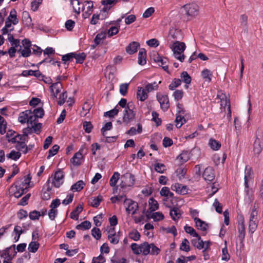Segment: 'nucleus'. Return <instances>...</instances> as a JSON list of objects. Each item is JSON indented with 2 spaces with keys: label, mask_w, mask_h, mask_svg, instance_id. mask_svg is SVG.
<instances>
[{
  "label": "nucleus",
  "mask_w": 263,
  "mask_h": 263,
  "mask_svg": "<svg viewBox=\"0 0 263 263\" xmlns=\"http://www.w3.org/2000/svg\"><path fill=\"white\" fill-rule=\"evenodd\" d=\"M71 4L73 6V8L74 12L79 14L80 13V5H82V11H84L85 10L84 7V4L83 3H81L79 0H71Z\"/></svg>",
  "instance_id": "nucleus-20"
},
{
  "label": "nucleus",
  "mask_w": 263,
  "mask_h": 263,
  "mask_svg": "<svg viewBox=\"0 0 263 263\" xmlns=\"http://www.w3.org/2000/svg\"><path fill=\"white\" fill-rule=\"evenodd\" d=\"M59 148L60 147L59 145L57 144L54 145L52 148L49 150V155L47 157V159H49L50 157L55 155L58 153Z\"/></svg>",
  "instance_id": "nucleus-61"
},
{
  "label": "nucleus",
  "mask_w": 263,
  "mask_h": 263,
  "mask_svg": "<svg viewBox=\"0 0 263 263\" xmlns=\"http://www.w3.org/2000/svg\"><path fill=\"white\" fill-rule=\"evenodd\" d=\"M14 25L12 22L9 21H6L5 25L2 29V33L3 35L10 33L12 31L14 30Z\"/></svg>",
  "instance_id": "nucleus-26"
},
{
  "label": "nucleus",
  "mask_w": 263,
  "mask_h": 263,
  "mask_svg": "<svg viewBox=\"0 0 263 263\" xmlns=\"http://www.w3.org/2000/svg\"><path fill=\"white\" fill-rule=\"evenodd\" d=\"M151 217L154 220V221H156L163 219L164 215L162 213L158 212L153 213Z\"/></svg>",
  "instance_id": "nucleus-64"
},
{
  "label": "nucleus",
  "mask_w": 263,
  "mask_h": 263,
  "mask_svg": "<svg viewBox=\"0 0 263 263\" xmlns=\"http://www.w3.org/2000/svg\"><path fill=\"white\" fill-rule=\"evenodd\" d=\"M258 223V220H249V231L252 234L256 230Z\"/></svg>",
  "instance_id": "nucleus-41"
},
{
  "label": "nucleus",
  "mask_w": 263,
  "mask_h": 263,
  "mask_svg": "<svg viewBox=\"0 0 263 263\" xmlns=\"http://www.w3.org/2000/svg\"><path fill=\"white\" fill-rule=\"evenodd\" d=\"M183 38V35L180 30L172 27L170 29L169 34L167 38V44H170L171 41H179Z\"/></svg>",
  "instance_id": "nucleus-6"
},
{
  "label": "nucleus",
  "mask_w": 263,
  "mask_h": 263,
  "mask_svg": "<svg viewBox=\"0 0 263 263\" xmlns=\"http://www.w3.org/2000/svg\"><path fill=\"white\" fill-rule=\"evenodd\" d=\"M64 174L63 171L59 170L55 172L54 177L49 178L48 182H51L55 187H59L64 182Z\"/></svg>",
  "instance_id": "nucleus-5"
},
{
  "label": "nucleus",
  "mask_w": 263,
  "mask_h": 263,
  "mask_svg": "<svg viewBox=\"0 0 263 263\" xmlns=\"http://www.w3.org/2000/svg\"><path fill=\"white\" fill-rule=\"evenodd\" d=\"M85 185V183L83 181L79 180L71 186L70 190L73 192H79L84 188Z\"/></svg>",
  "instance_id": "nucleus-29"
},
{
  "label": "nucleus",
  "mask_w": 263,
  "mask_h": 263,
  "mask_svg": "<svg viewBox=\"0 0 263 263\" xmlns=\"http://www.w3.org/2000/svg\"><path fill=\"white\" fill-rule=\"evenodd\" d=\"M85 57L86 55L84 52L79 54L74 53V55H73V59H76V63L80 64L83 62Z\"/></svg>",
  "instance_id": "nucleus-50"
},
{
  "label": "nucleus",
  "mask_w": 263,
  "mask_h": 263,
  "mask_svg": "<svg viewBox=\"0 0 263 263\" xmlns=\"http://www.w3.org/2000/svg\"><path fill=\"white\" fill-rule=\"evenodd\" d=\"M177 159H179L181 163H184L189 159V154L187 152H183L180 154Z\"/></svg>",
  "instance_id": "nucleus-59"
},
{
  "label": "nucleus",
  "mask_w": 263,
  "mask_h": 263,
  "mask_svg": "<svg viewBox=\"0 0 263 263\" xmlns=\"http://www.w3.org/2000/svg\"><path fill=\"white\" fill-rule=\"evenodd\" d=\"M181 80L179 79H174L173 82L168 86L170 90H173L175 88L181 85Z\"/></svg>",
  "instance_id": "nucleus-53"
},
{
  "label": "nucleus",
  "mask_w": 263,
  "mask_h": 263,
  "mask_svg": "<svg viewBox=\"0 0 263 263\" xmlns=\"http://www.w3.org/2000/svg\"><path fill=\"white\" fill-rule=\"evenodd\" d=\"M135 106L132 102H129L127 104V107L124 109L123 114V122L127 125L130 122L135 119L136 112L134 111Z\"/></svg>",
  "instance_id": "nucleus-3"
},
{
  "label": "nucleus",
  "mask_w": 263,
  "mask_h": 263,
  "mask_svg": "<svg viewBox=\"0 0 263 263\" xmlns=\"http://www.w3.org/2000/svg\"><path fill=\"white\" fill-rule=\"evenodd\" d=\"M108 239L110 243L114 245H116L119 242V236L115 232L114 228H110L108 231Z\"/></svg>",
  "instance_id": "nucleus-17"
},
{
  "label": "nucleus",
  "mask_w": 263,
  "mask_h": 263,
  "mask_svg": "<svg viewBox=\"0 0 263 263\" xmlns=\"http://www.w3.org/2000/svg\"><path fill=\"white\" fill-rule=\"evenodd\" d=\"M253 172L252 167L249 165H246L245 171V193L249 197L251 196L249 194V184L248 182L252 179Z\"/></svg>",
  "instance_id": "nucleus-9"
},
{
  "label": "nucleus",
  "mask_w": 263,
  "mask_h": 263,
  "mask_svg": "<svg viewBox=\"0 0 263 263\" xmlns=\"http://www.w3.org/2000/svg\"><path fill=\"white\" fill-rule=\"evenodd\" d=\"M22 43L24 47L23 49H21V46H20L21 48L17 50V52H21V55L24 58H27L29 57L31 54V42L28 39H25L22 40Z\"/></svg>",
  "instance_id": "nucleus-8"
},
{
  "label": "nucleus",
  "mask_w": 263,
  "mask_h": 263,
  "mask_svg": "<svg viewBox=\"0 0 263 263\" xmlns=\"http://www.w3.org/2000/svg\"><path fill=\"white\" fill-rule=\"evenodd\" d=\"M128 236L130 239L135 241L138 240L140 237V233L136 230H133L130 232Z\"/></svg>",
  "instance_id": "nucleus-55"
},
{
  "label": "nucleus",
  "mask_w": 263,
  "mask_h": 263,
  "mask_svg": "<svg viewBox=\"0 0 263 263\" xmlns=\"http://www.w3.org/2000/svg\"><path fill=\"white\" fill-rule=\"evenodd\" d=\"M185 14L190 17L197 16L199 12V7L195 3L186 4L183 6Z\"/></svg>",
  "instance_id": "nucleus-7"
},
{
  "label": "nucleus",
  "mask_w": 263,
  "mask_h": 263,
  "mask_svg": "<svg viewBox=\"0 0 263 263\" xmlns=\"http://www.w3.org/2000/svg\"><path fill=\"white\" fill-rule=\"evenodd\" d=\"M139 46V44L138 43L136 42H133L126 47V51L129 54H133L137 51Z\"/></svg>",
  "instance_id": "nucleus-23"
},
{
  "label": "nucleus",
  "mask_w": 263,
  "mask_h": 263,
  "mask_svg": "<svg viewBox=\"0 0 263 263\" xmlns=\"http://www.w3.org/2000/svg\"><path fill=\"white\" fill-rule=\"evenodd\" d=\"M203 177L206 181H212L215 178L214 170L212 167H207L204 171Z\"/></svg>",
  "instance_id": "nucleus-13"
},
{
  "label": "nucleus",
  "mask_w": 263,
  "mask_h": 263,
  "mask_svg": "<svg viewBox=\"0 0 263 263\" xmlns=\"http://www.w3.org/2000/svg\"><path fill=\"white\" fill-rule=\"evenodd\" d=\"M160 193L162 196L164 197H172L174 195L173 193L170 192L169 188L166 186L161 189Z\"/></svg>",
  "instance_id": "nucleus-47"
},
{
  "label": "nucleus",
  "mask_w": 263,
  "mask_h": 263,
  "mask_svg": "<svg viewBox=\"0 0 263 263\" xmlns=\"http://www.w3.org/2000/svg\"><path fill=\"white\" fill-rule=\"evenodd\" d=\"M155 170L159 173H163L166 170V167L164 164L157 163L155 164Z\"/></svg>",
  "instance_id": "nucleus-58"
},
{
  "label": "nucleus",
  "mask_w": 263,
  "mask_h": 263,
  "mask_svg": "<svg viewBox=\"0 0 263 263\" xmlns=\"http://www.w3.org/2000/svg\"><path fill=\"white\" fill-rule=\"evenodd\" d=\"M124 204L127 205L126 208V211L129 214H134L138 209V204L137 202L132 200L131 199L125 198L124 201Z\"/></svg>",
  "instance_id": "nucleus-12"
},
{
  "label": "nucleus",
  "mask_w": 263,
  "mask_h": 263,
  "mask_svg": "<svg viewBox=\"0 0 263 263\" xmlns=\"http://www.w3.org/2000/svg\"><path fill=\"white\" fill-rule=\"evenodd\" d=\"M39 243L36 241H31L28 246V250L29 252L35 253L38 249Z\"/></svg>",
  "instance_id": "nucleus-52"
},
{
  "label": "nucleus",
  "mask_w": 263,
  "mask_h": 263,
  "mask_svg": "<svg viewBox=\"0 0 263 263\" xmlns=\"http://www.w3.org/2000/svg\"><path fill=\"white\" fill-rule=\"evenodd\" d=\"M146 51L144 48L140 49L138 54V63L139 65H143L146 63Z\"/></svg>",
  "instance_id": "nucleus-24"
},
{
  "label": "nucleus",
  "mask_w": 263,
  "mask_h": 263,
  "mask_svg": "<svg viewBox=\"0 0 263 263\" xmlns=\"http://www.w3.org/2000/svg\"><path fill=\"white\" fill-rule=\"evenodd\" d=\"M62 88V85L60 82H57L51 85L50 91L53 99L57 98L58 94L61 91Z\"/></svg>",
  "instance_id": "nucleus-15"
},
{
  "label": "nucleus",
  "mask_w": 263,
  "mask_h": 263,
  "mask_svg": "<svg viewBox=\"0 0 263 263\" xmlns=\"http://www.w3.org/2000/svg\"><path fill=\"white\" fill-rule=\"evenodd\" d=\"M83 207L81 205L79 204L76 208L70 213V218L73 219L77 220L79 217V214L82 212Z\"/></svg>",
  "instance_id": "nucleus-31"
},
{
  "label": "nucleus",
  "mask_w": 263,
  "mask_h": 263,
  "mask_svg": "<svg viewBox=\"0 0 263 263\" xmlns=\"http://www.w3.org/2000/svg\"><path fill=\"white\" fill-rule=\"evenodd\" d=\"M171 189L172 190L176 191L178 193H183L184 191H185L186 187L184 186H182V184L179 183H175L173 184L171 186Z\"/></svg>",
  "instance_id": "nucleus-39"
},
{
  "label": "nucleus",
  "mask_w": 263,
  "mask_h": 263,
  "mask_svg": "<svg viewBox=\"0 0 263 263\" xmlns=\"http://www.w3.org/2000/svg\"><path fill=\"white\" fill-rule=\"evenodd\" d=\"M135 176L130 173H126L121 177L120 186L123 189L133 186L135 183Z\"/></svg>",
  "instance_id": "nucleus-4"
},
{
  "label": "nucleus",
  "mask_w": 263,
  "mask_h": 263,
  "mask_svg": "<svg viewBox=\"0 0 263 263\" xmlns=\"http://www.w3.org/2000/svg\"><path fill=\"white\" fill-rule=\"evenodd\" d=\"M202 77L203 79H205L209 82L211 81V77L212 76V72L209 69H204L201 72Z\"/></svg>",
  "instance_id": "nucleus-46"
},
{
  "label": "nucleus",
  "mask_w": 263,
  "mask_h": 263,
  "mask_svg": "<svg viewBox=\"0 0 263 263\" xmlns=\"http://www.w3.org/2000/svg\"><path fill=\"white\" fill-rule=\"evenodd\" d=\"M147 91L145 88H140L138 89L137 93V98L138 100L143 101L147 98Z\"/></svg>",
  "instance_id": "nucleus-28"
},
{
  "label": "nucleus",
  "mask_w": 263,
  "mask_h": 263,
  "mask_svg": "<svg viewBox=\"0 0 263 263\" xmlns=\"http://www.w3.org/2000/svg\"><path fill=\"white\" fill-rule=\"evenodd\" d=\"M102 199L103 198L101 196H98L91 199V201H90V205L94 208H97L100 205Z\"/></svg>",
  "instance_id": "nucleus-49"
},
{
  "label": "nucleus",
  "mask_w": 263,
  "mask_h": 263,
  "mask_svg": "<svg viewBox=\"0 0 263 263\" xmlns=\"http://www.w3.org/2000/svg\"><path fill=\"white\" fill-rule=\"evenodd\" d=\"M120 174L118 172H115L113 175L111 177L109 180V184L111 186H115L118 180L119 179Z\"/></svg>",
  "instance_id": "nucleus-42"
},
{
  "label": "nucleus",
  "mask_w": 263,
  "mask_h": 263,
  "mask_svg": "<svg viewBox=\"0 0 263 263\" xmlns=\"http://www.w3.org/2000/svg\"><path fill=\"white\" fill-rule=\"evenodd\" d=\"M24 191L20 181H17L10 189V193L16 198L21 197L24 193Z\"/></svg>",
  "instance_id": "nucleus-10"
},
{
  "label": "nucleus",
  "mask_w": 263,
  "mask_h": 263,
  "mask_svg": "<svg viewBox=\"0 0 263 263\" xmlns=\"http://www.w3.org/2000/svg\"><path fill=\"white\" fill-rule=\"evenodd\" d=\"M32 112H33V114L37 118H42L44 115V111L42 107L35 108Z\"/></svg>",
  "instance_id": "nucleus-62"
},
{
  "label": "nucleus",
  "mask_w": 263,
  "mask_h": 263,
  "mask_svg": "<svg viewBox=\"0 0 263 263\" xmlns=\"http://www.w3.org/2000/svg\"><path fill=\"white\" fill-rule=\"evenodd\" d=\"M31 179V176L30 174H28L27 176L25 177L24 178H21L18 181H20V183L22 184V186H23V189H25L28 187L29 184Z\"/></svg>",
  "instance_id": "nucleus-34"
},
{
  "label": "nucleus",
  "mask_w": 263,
  "mask_h": 263,
  "mask_svg": "<svg viewBox=\"0 0 263 263\" xmlns=\"http://www.w3.org/2000/svg\"><path fill=\"white\" fill-rule=\"evenodd\" d=\"M91 228V223L88 221H84L80 224L77 226L76 228L78 230H88Z\"/></svg>",
  "instance_id": "nucleus-48"
},
{
  "label": "nucleus",
  "mask_w": 263,
  "mask_h": 263,
  "mask_svg": "<svg viewBox=\"0 0 263 263\" xmlns=\"http://www.w3.org/2000/svg\"><path fill=\"white\" fill-rule=\"evenodd\" d=\"M15 147L19 152H22L24 154H26L28 152V147L25 144V141L18 142V143H16Z\"/></svg>",
  "instance_id": "nucleus-37"
},
{
  "label": "nucleus",
  "mask_w": 263,
  "mask_h": 263,
  "mask_svg": "<svg viewBox=\"0 0 263 263\" xmlns=\"http://www.w3.org/2000/svg\"><path fill=\"white\" fill-rule=\"evenodd\" d=\"M195 222L196 227L202 232V235H205L208 228V224L200 219L195 221Z\"/></svg>",
  "instance_id": "nucleus-19"
},
{
  "label": "nucleus",
  "mask_w": 263,
  "mask_h": 263,
  "mask_svg": "<svg viewBox=\"0 0 263 263\" xmlns=\"http://www.w3.org/2000/svg\"><path fill=\"white\" fill-rule=\"evenodd\" d=\"M82 154L80 152H78L72 157L71 162L74 165H80L82 163Z\"/></svg>",
  "instance_id": "nucleus-30"
},
{
  "label": "nucleus",
  "mask_w": 263,
  "mask_h": 263,
  "mask_svg": "<svg viewBox=\"0 0 263 263\" xmlns=\"http://www.w3.org/2000/svg\"><path fill=\"white\" fill-rule=\"evenodd\" d=\"M120 28V26H112L108 30V34L109 36H112L116 34H117L119 32V30Z\"/></svg>",
  "instance_id": "nucleus-63"
},
{
  "label": "nucleus",
  "mask_w": 263,
  "mask_h": 263,
  "mask_svg": "<svg viewBox=\"0 0 263 263\" xmlns=\"http://www.w3.org/2000/svg\"><path fill=\"white\" fill-rule=\"evenodd\" d=\"M217 97L219 98L221 100V107H223L224 109L227 106L228 107V117L231 119V108H230V102L229 101H228L226 99V97L225 95H217Z\"/></svg>",
  "instance_id": "nucleus-16"
},
{
  "label": "nucleus",
  "mask_w": 263,
  "mask_h": 263,
  "mask_svg": "<svg viewBox=\"0 0 263 263\" xmlns=\"http://www.w3.org/2000/svg\"><path fill=\"white\" fill-rule=\"evenodd\" d=\"M161 83V81L159 82H154L152 83H148L145 86V90L147 92H151L154 90H156L158 88V85Z\"/></svg>",
  "instance_id": "nucleus-27"
},
{
  "label": "nucleus",
  "mask_w": 263,
  "mask_h": 263,
  "mask_svg": "<svg viewBox=\"0 0 263 263\" xmlns=\"http://www.w3.org/2000/svg\"><path fill=\"white\" fill-rule=\"evenodd\" d=\"M192 243L194 247H196L198 249H202L204 248V243L201 239L200 240H198V238H197V239H193L192 240Z\"/></svg>",
  "instance_id": "nucleus-45"
},
{
  "label": "nucleus",
  "mask_w": 263,
  "mask_h": 263,
  "mask_svg": "<svg viewBox=\"0 0 263 263\" xmlns=\"http://www.w3.org/2000/svg\"><path fill=\"white\" fill-rule=\"evenodd\" d=\"M181 80L186 84L185 87L186 88H188L187 85L190 84L191 82V77L187 73L186 71H183L181 73Z\"/></svg>",
  "instance_id": "nucleus-35"
},
{
  "label": "nucleus",
  "mask_w": 263,
  "mask_h": 263,
  "mask_svg": "<svg viewBox=\"0 0 263 263\" xmlns=\"http://www.w3.org/2000/svg\"><path fill=\"white\" fill-rule=\"evenodd\" d=\"M31 114L30 110H26L20 114L18 121L21 123H28V115Z\"/></svg>",
  "instance_id": "nucleus-22"
},
{
  "label": "nucleus",
  "mask_w": 263,
  "mask_h": 263,
  "mask_svg": "<svg viewBox=\"0 0 263 263\" xmlns=\"http://www.w3.org/2000/svg\"><path fill=\"white\" fill-rule=\"evenodd\" d=\"M169 47L173 51L175 57L180 62L184 60V55L182 54L185 49L186 46L184 42L180 41H171L168 44Z\"/></svg>",
  "instance_id": "nucleus-2"
},
{
  "label": "nucleus",
  "mask_w": 263,
  "mask_h": 263,
  "mask_svg": "<svg viewBox=\"0 0 263 263\" xmlns=\"http://www.w3.org/2000/svg\"><path fill=\"white\" fill-rule=\"evenodd\" d=\"M157 100L159 102L161 108L163 111L167 110L169 107V100L167 96H157Z\"/></svg>",
  "instance_id": "nucleus-14"
},
{
  "label": "nucleus",
  "mask_w": 263,
  "mask_h": 263,
  "mask_svg": "<svg viewBox=\"0 0 263 263\" xmlns=\"http://www.w3.org/2000/svg\"><path fill=\"white\" fill-rule=\"evenodd\" d=\"M237 229L239 233L238 237L240 238L243 239L245 237V219L242 214L238 215L237 217Z\"/></svg>",
  "instance_id": "nucleus-11"
},
{
  "label": "nucleus",
  "mask_w": 263,
  "mask_h": 263,
  "mask_svg": "<svg viewBox=\"0 0 263 263\" xmlns=\"http://www.w3.org/2000/svg\"><path fill=\"white\" fill-rule=\"evenodd\" d=\"M149 210L151 211H155L158 209L159 204L158 202L153 198H151L148 200Z\"/></svg>",
  "instance_id": "nucleus-38"
},
{
  "label": "nucleus",
  "mask_w": 263,
  "mask_h": 263,
  "mask_svg": "<svg viewBox=\"0 0 263 263\" xmlns=\"http://www.w3.org/2000/svg\"><path fill=\"white\" fill-rule=\"evenodd\" d=\"M131 249L133 253L137 255L142 254L144 255H146L150 254L152 255H157L160 252V249L154 243H148L147 242H144L140 245L133 243L131 245Z\"/></svg>",
  "instance_id": "nucleus-1"
},
{
  "label": "nucleus",
  "mask_w": 263,
  "mask_h": 263,
  "mask_svg": "<svg viewBox=\"0 0 263 263\" xmlns=\"http://www.w3.org/2000/svg\"><path fill=\"white\" fill-rule=\"evenodd\" d=\"M14 232L16 234V236L14 237L15 241L16 242L19 240L21 235L23 233V231L20 226H16L14 229Z\"/></svg>",
  "instance_id": "nucleus-57"
},
{
  "label": "nucleus",
  "mask_w": 263,
  "mask_h": 263,
  "mask_svg": "<svg viewBox=\"0 0 263 263\" xmlns=\"http://www.w3.org/2000/svg\"><path fill=\"white\" fill-rule=\"evenodd\" d=\"M41 73L39 70H24L22 73V76L27 77L28 76H33L35 77L39 78L41 76Z\"/></svg>",
  "instance_id": "nucleus-33"
},
{
  "label": "nucleus",
  "mask_w": 263,
  "mask_h": 263,
  "mask_svg": "<svg viewBox=\"0 0 263 263\" xmlns=\"http://www.w3.org/2000/svg\"><path fill=\"white\" fill-rule=\"evenodd\" d=\"M184 231L186 233L190 234L191 235L196 237L198 238V240L201 239V237L198 235L197 233L195 231L194 229L192 227L189 226L188 225H186L184 227Z\"/></svg>",
  "instance_id": "nucleus-32"
},
{
  "label": "nucleus",
  "mask_w": 263,
  "mask_h": 263,
  "mask_svg": "<svg viewBox=\"0 0 263 263\" xmlns=\"http://www.w3.org/2000/svg\"><path fill=\"white\" fill-rule=\"evenodd\" d=\"M16 11L14 9H12L7 17L6 21L12 22L13 25H16L18 23V19L17 17Z\"/></svg>",
  "instance_id": "nucleus-21"
},
{
  "label": "nucleus",
  "mask_w": 263,
  "mask_h": 263,
  "mask_svg": "<svg viewBox=\"0 0 263 263\" xmlns=\"http://www.w3.org/2000/svg\"><path fill=\"white\" fill-rule=\"evenodd\" d=\"M22 21L27 25H30L31 18L30 14L27 11H23L22 13Z\"/></svg>",
  "instance_id": "nucleus-43"
},
{
  "label": "nucleus",
  "mask_w": 263,
  "mask_h": 263,
  "mask_svg": "<svg viewBox=\"0 0 263 263\" xmlns=\"http://www.w3.org/2000/svg\"><path fill=\"white\" fill-rule=\"evenodd\" d=\"M7 157L12 160H16L21 157V153L19 152H16L13 150L7 155Z\"/></svg>",
  "instance_id": "nucleus-56"
},
{
  "label": "nucleus",
  "mask_w": 263,
  "mask_h": 263,
  "mask_svg": "<svg viewBox=\"0 0 263 263\" xmlns=\"http://www.w3.org/2000/svg\"><path fill=\"white\" fill-rule=\"evenodd\" d=\"M170 215L173 220L177 221L181 216V212L178 208H174L171 210Z\"/></svg>",
  "instance_id": "nucleus-25"
},
{
  "label": "nucleus",
  "mask_w": 263,
  "mask_h": 263,
  "mask_svg": "<svg viewBox=\"0 0 263 263\" xmlns=\"http://www.w3.org/2000/svg\"><path fill=\"white\" fill-rule=\"evenodd\" d=\"M180 249L185 252H189L190 250L189 241L187 239L184 238L183 240L180 245Z\"/></svg>",
  "instance_id": "nucleus-51"
},
{
  "label": "nucleus",
  "mask_w": 263,
  "mask_h": 263,
  "mask_svg": "<svg viewBox=\"0 0 263 263\" xmlns=\"http://www.w3.org/2000/svg\"><path fill=\"white\" fill-rule=\"evenodd\" d=\"M8 40L11 43V47L14 48H17L20 46V41L18 39H15L12 34L9 33L8 36Z\"/></svg>",
  "instance_id": "nucleus-36"
},
{
  "label": "nucleus",
  "mask_w": 263,
  "mask_h": 263,
  "mask_svg": "<svg viewBox=\"0 0 263 263\" xmlns=\"http://www.w3.org/2000/svg\"><path fill=\"white\" fill-rule=\"evenodd\" d=\"M263 148V141L257 137L256 138L253 144V152L255 154L258 155L262 151Z\"/></svg>",
  "instance_id": "nucleus-18"
},
{
  "label": "nucleus",
  "mask_w": 263,
  "mask_h": 263,
  "mask_svg": "<svg viewBox=\"0 0 263 263\" xmlns=\"http://www.w3.org/2000/svg\"><path fill=\"white\" fill-rule=\"evenodd\" d=\"M119 111V110L118 109H117V106H116L114 109L104 112V117L108 116L110 118L114 117L115 116L118 115Z\"/></svg>",
  "instance_id": "nucleus-54"
},
{
  "label": "nucleus",
  "mask_w": 263,
  "mask_h": 263,
  "mask_svg": "<svg viewBox=\"0 0 263 263\" xmlns=\"http://www.w3.org/2000/svg\"><path fill=\"white\" fill-rule=\"evenodd\" d=\"M210 145L213 150H218L221 146V144L218 141L213 139L210 140Z\"/></svg>",
  "instance_id": "nucleus-60"
},
{
  "label": "nucleus",
  "mask_w": 263,
  "mask_h": 263,
  "mask_svg": "<svg viewBox=\"0 0 263 263\" xmlns=\"http://www.w3.org/2000/svg\"><path fill=\"white\" fill-rule=\"evenodd\" d=\"M26 138L25 136H24L23 135H19L18 134H16L15 137L13 136L12 138L9 139V141L16 143H18V142H21L22 141H26Z\"/></svg>",
  "instance_id": "nucleus-40"
},
{
  "label": "nucleus",
  "mask_w": 263,
  "mask_h": 263,
  "mask_svg": "<svg viewBox=\"0 0 263 263\" xmlns=\"http://www.w3.org/2000/svg\"><path fill=\"white\" fill-rule=\"evenodd\" d=\"M176 126L177 128H180L182 125L185 123V119L184 117L181 115H177L175 119Z\"/></svg>",
  "instance_id": "nucleus-44"
}]
</instances>
